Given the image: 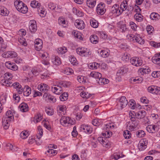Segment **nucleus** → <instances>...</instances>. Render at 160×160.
<instances>
[{
	"label": "nucleus",
	"mask_w": 160,
	"mask_h": 160,
	"mask_svg": "<svg viewBox=\"0 0 160 160\" xmlns=\"http://www.w3.org/2000/svg\"><path fill=\"white\" fill-rule=\"evenodd\" d=\"M114 125L112 123H109L106 125L105 128L107 129H112L114 128Z\"/></svg>",
	"instance_id": "338daca9"
},
{
	"label": "nucleus",
	"mask_w": 160,
	"mask_h": 160,
	"mask_svg": "<svg viewBox=\"0 0 160 160\" xmlns=\"http://www.w3.org/2000/svg\"><path fill=\"white\" fill-rule=\"evenodd\" d=\"M133 82H136V83H140L143 81V79L141 77H136L133 79Z\"/></svg>",
	"instance_id": "bf43d9fd"
},
{
	"label": "nucleus",
	"mask_w": 160,
	"mask_h": 160,
	"mask_svg": "<svg viewBox=\"0 0 160 160\" xmlns=\"http://www.w3.org/2000/svg\"><path fill=\"white\" fill-rule=\"evenodd\" d=\"M131 122H129L127 128L131 131H133L137 127L139 124V121L136 120L135 118H131Z\"/></svg>",
	"instance_id": "20e7f679"
},
{
	"label": "nucleus",
	"mask_w": 160,
	"mask_h": 160,
	"mask_svg": "<svg viewBox=\"0 0 160 160\" xmlns=\"http://www.w3.org/2000/svg\"><path fill=\"white\" fill-rule=\"evenodd\" d=\"M69 61L73 65H76V64H77V59L76 58L74 57H70L69 59Z\"/></svg>",
	"instance_id": "4d7b16f0"
},
{
	"label": "nucleus",
	"mask_w": 160,
	"mask_h": 160,
	"mask_svg": "<svg viewBox=\"0 0 160 160\" xmlns=\"http://www.w3.org/2000/svg\"><path fill=\"white\" fill-rule=\"evenodd\" d=\"M73 71L72 69L70 68H66L65 69V73L67 75L71 74Z\"/></svg>",
	"instance_id": "e2e57ef3"
},
{
	"label": "nucleus",
	"mask_w": 160,
	"mask_h": 160,
	"mask_svg": "<svg viewBox=\"0 0 160 160\" xmlns=\"http://www.w3.org/2000/svg\"><path fill=\"white\" fill-rule=\"evenodd\" d=\"M128 102L125 96H122L119 100L118 105L119 109H122L124 108L128 104Z\"/></svg>",
	"instance_id": "423d86ee"
},
{
	"label": "nucleus",
	"mask_w": 160,
	"mask_h": 160,
	"mask_svg": "<svg viewBox=\"0 0 160 160\" xmlns=\"http://www.w3.org/2000/svg\"><path fill=\"white\" fill-rule=\"evenodd\" d=\"M135 35L131 34H128L127 36V38L131 42H133Z\"/></svg>",
	"instance_id": "680f3d73"
},
{
	"label": "nucleus",
	"mask_w": 160,
	"mask_h": 160,
	"mask_svg": "<svg viewBox=\"0 0 160 160\" xmlns=\"http://www.w3.org/2000/svg\"><path fill=\"white\" fill-rule=\"evenodd\" d=\"M129 25L131 28L134 31L136 30V29L137 27V25L133 22H129Z\"/></svg>",
	"instance_id": "6e6d98bb"
},
{
	"label": "nucleus",
	"mask_w": 160,
	"mask_h": 160,
	"mask_svg": "<svg viewBox=\"0 0 160 160\" xmlns=\"http://www.w3.org/2000/svg\"><path fill=\"white\" fill-rule=\"evenodd\" d=\"M98 83L100 85L108 84L109 82V80L106 78H102L98 80H96Z\"/></svg>",
	"instance_id": "4be33fe9"
},
{
	"label": "nucleus",
	"mask_w": 160,
	"mask_h": 160,
	"mask_svg": "<svg viewBox=\"0 0 160 160\" xmlns=\"http://www.w3.org/2000/svg\"><path fill=\"white\" fill-rule=\"evenodd\" d=\"M152 125H148L146 128L147 130L150 133H154V131L152 129Z\"/></svg>",
	"instance_id": "5fc2aeb1"
},
{
	"label": "nucleus",
	"mask_w": 160,
	"mask_h": 160,
	"mask_svg": "<svg viewBox=\"0 0 160 160\" xmlns=\"http://www.w3.org/2000/svg\"><path fill=\"white\" fill-rule=\"evenodd\" d=\"M152 61L155 64H160V52L155 54L152 57Z\"/></svg>",
	"instance_id": "dca6fc26"
},
{
	"label": "nucleus",
	"mask_w": 160,
	"mask_h": 160,
	"mask_svg": "<svg viewBox=\"0 0 160 160\" xmlns=\"http://www.w3.org/2000/svg\"><path fill=\"white\" fill-rule=\"evenodd\" d=\"M28 136V133L27 132V131H23L20 134V136L23 139H26V138H27Z\"/></svg>",
	"instance_id": "ea45409f"
},
{
	"label": "nucleus",
	"mask_w": 160,
	"mask_h": 160,
	"mask_svg": "<svg viewBox=\"0 0 160 160\" xmlns=\"http://www.w3.org/2000/svg\"><path fill=\"white\" fill-rule=\"evenodd\" d=\"M90 40L92 43L96 44L98 42L99 38L96 35H93L90 36Z\"/></svg>",
	"instance_id": "393cba45"
},
{
	"label": "nucleus",
	"mask_w": 160,
	"mask_h": 160,
	"mask_svg": "<svg viewBox=\"0 0 160 160\" xmlns=\"http://www.w3.org/2000/svg\"><path fill=\"white\" fill-rule=\"evenodd\" d=\"M140 72H142L143 73L145 74H148L149 72H150V69H149L148 68H142L140 70Z\"/></svg>",
	"instance_id": "052dcab7"
},
{
	"label": "nucleus",
	"mask_w": 160,
	"mask_h": 160,
	"mask_svg": "<svg viewBox=\"0 0 160 160\" xmlns=\"http://www.w3.org/2000/svg\"><path fill=\"white\" fill-rule=\"evenodd\" d=\"M12 75L9 72H6L4 74V78L7 80H10L12 79Z\"/></svg>",
	"instance_id": "864d4df0"
},
{
	"label": "nucleus",
	"mask_w": 160,
	"mask_h": 160,
	"mask_svg": "<svg viewBox=\"0 0 160 160\" xmlns=\"http://www.w3.org/2000/svg\"><path fill=\"white\" fill-rule=\"evenodd\" d=\"M90 23L91 26L93 28H96L98 27V23L95 20H90Z\"/></svg>",
	"instance_id": "58836bf2"
},
{
	"label": "nucleus",
	"mask_w": 160,
	"mask_h": 160,
	"mask_svg": "<svg viewBox=\"0 0 160 160\" xmlns=\"http://www.w3.org/2000/svg\"><path fill=\"white\" fill-rule=\"evenodd\" d=\"M109 50L108 49L102 50L100 52V54L102 57L106 58L109 54Z\"/></svg>",
	"instance_id": "cd10ccee"
},
{
	"label": "nucleus",
	"mask_w": 160,
	"mask_h": 160,
	"mask_svg": "<svg viewBox=\"0 0 160 160\" xmlns=\"http://www.w3.org/2000/svg\"><path fill=\"white\" fill-rule=\"evenodd\" d=\"M133 42H137L140 44H143L144 43V41L140 37L139 35L137 34L135 35Z\"/></svg>",
	"instance_id": "6ab92c4d"
},
{
	"label": "nucleus",
	"mask_w": 160,
	"mask_h": 160,
	"mask_svg": "<svg viewBox=\"0 0 160 160\" xmlns=\"http://www.w3.org/2000/svg\"><path fill=\"white\" fill-rule=\"evenodd\" d=\"M155 89V86H149L148 88V92L154 93Z\"/></svg>",
	"instance_id": "13d9d810"
},
{
	"label": "nucleus",
	"mask_w": 160,
	"mask_h": 160,
	"mask_svg": "<svg viewBox=\"0 0 160 160\" xmlns=\"http://www.w3.org/2000/svg\"><path fill=\"white\" fill-rule=\"evenodd\" d=\"M150 44L152 46L155 48H159L160 47V42L157 43L153 41L150 42Z\"/></svg>",
	"instance_id": "8fccbe9b"
},
{
	"label": "nucleus",
	"mask_w": 160,
	"mask_h": 160,
	"mask_svg": "<svg viewBox=\"0 0 160 160\" xmlns=\"http://www.w3.org/2000/svg\"><path fill=\"white\" fill-rule=\"evenodd\" d=\"M31 6L33 8H38L41 6V4L38 1L35 0H33L31 2Z\"/></svg>",
	"instance_id": "c756f323"
},
{
	"label": "nucleus",
	"mask_w": 160,
	"mask_h": 160,
	"mask_svg": "<svg viewBox=\"0 0 160 160\" xmlns=\"http://www.w3.org/2000/svg\"><path fill=\"white\" fill-rule=\"evenodd\" d=\"M48 8L51 10H55L56 8V5L53 3L50 2L48 4Z\"/></svg>",
	"instance_id": "49530a36"
},
{
	"label": "nucleus",
	"mask_w": 160,
	"mask_h": 160,
	"mask_svg": "<svg viewBox=\"0 0 160 160\" xmlns=\"http://www.w3.org/2000/svg\"><path fill=\"white\" fill-rule=\"evenodd\" d=\"M74 25L77 28L81 30L83 29L85 26L83 21L78 19L75 20Z\"/></svg>",
	"instance_id": "f8f14e48"
},
{
	"label": "nucleus",
	"mask_w": 160,
	"mask_h": 160,
	"mask_svg": "<svg viewBox=\"0 0 160 160\" xmlns=\"http://www.w3.org/2000/svg\"><path fill=\"white\" fill-rule=\"evenodd\" d=\"M92 124L96 126H99L101 123V120L98 119H94L92 121Z\"/></svg>",
	"instance_id": "79ce46f5"
},
{
	"label": "nucleus",
	"mask_w": 160,
	"mask_h": 160,
	"mask_svg": "<svg viewBox=\"0 0 160 160\" xmlns=\"http://www.w3.org/2000/svg\"><path fill=\"white\" fill-rule=\"evenodd\" d=\"M67 52V48L66 47L60 48H58V52L59 54H63Z\"/></svg>",
	"instance_id": "c9c22d12"
},
{
	"label": "nucleus",
	"mask_w": 160,
	"mask_h": 160,
	"mask_svg": "<svg viewBox=\"0 0 160 160\" xmlns=\"http://www.w3.org/2000/svg\"><path fill=\"white\" fill-rule=\"evenodd\" d=\"M143 16L141 14L136 13L135 14L134 18L138 22H141L143 20Z\"/></svg>",
	"instance_id": "72a5a7b5"
},
{
	"label": "nucleus",
	"mask_w": 160,
	"mask_h": 160,
	"mask_svg": "<svg viewBox=\"0 0 160 160\" xmlns=\"http://www.w3.org/2000/svg\"><path fill=\"white\" fill-rule=\"evenodd\" d=\"M38 89L41 92H46L49 89V87L47 84L41 83L38 86Z\"/></svg>",
	"instance_id": "ddd939ff"
},
{
	"label": "nucleus",
	"mask_w": 160,
	"mask_h": 160,
	"mask_svg": "<svg viewBox=\"0 0 160 160\" xmlns=\"http://www.w3.org/2000/svg\"><path fill=\"white\" fill-rule=\"evenodd\" d=\"M14 5L16 8L19 12L22 13H26L28 11L27 6L22 1L15 0Z\"/></svg>",
	"instance_id": "f03ea898"
},
{
	"label": "nucleus",
	"mask_w": 160,
	"mask_h": 160,
	"mask_svg": "<svg viewBox=\"0 0 160 160\" xmlns=\"http://www.w3.org/2000/svg\"><path fill=\"white\" fill-rule=\"evenodd\" d=\"M18 41L21 44L24 46H26L27 45V43L25 41V39L24 38H20L19 39Z\"/></svg>",
	"instance_id": "69168bd1"
},
{
	"label": "nucleus",
	"mask_w": 160,
	"mask_h": 160,
	"mask_svg": "<svg viewBox=\"0 0 160 160\" xmlns=\"http://www.w3.org/2000/svg\"><path fill=\"white\" fill-rule=\"evenodd\" d=\"M18 94L15 93L13 94V98L16 100V102H18L20 100V98L18 95Z\"/></svg>",
	"instance_id": "0e129e2a"
},
{
	"label": "nucleus",
	"mask_w": 160,
	"mask_h": 160,
	"mask_svg": "<svg viewBox=\"0 0 160 160\" xmlns=\"http://www.w3.org/2000/svg\"><path fill=\"white\" fill-rule=\"evenodd\" d=\"M131 63L135 66L138 67L141 66L142 64V61L138 57H135L130 59Z\"/></svg>",
	"instance_id": "39448f33"
},
{
	"label": "nucleus",
	"mask_w": 160,
	"mask_h": 160,
	"mask_svg": "<svg viewBox=\"0 0 160 160\" xmlns=\"http://www.w3.org/2000/svg\"><path fill=\"white\" fill-rule=\"evenodd\" d=\"M81 96L83 98H88L91 96V94L88 92L82 91L80 94Z\"/></svg>",
	"instance_id": "473e14b6"
},
{
	"label": "nucleus",
	"mask_w": 160,
	"mask_h": 160,
	"mask_svg": "<svg viewBox=\"0 0 160 160\" xmlns=\"http://www.w3.org/2000/svg\"><path fill=\"white\" fill-rule=\"evenodd\" d=\"M23 92L24 96H28L31 92V88L28 86H25V87L23 88Z\"/></svg>",
	"instance_id": "412c9836"
},
{
	"label": "nucleus",
	"mask_w": 160,
	"mask_h": 160,
	"mask_svg": "<svg viewBox=\"0 0 160 160\" xmlns=\"http://www.w3.org/2000/svg\"><path fill=\"white\" fill-rule=\"evenodd\" d=\"M17 56V53L12 51L5 52L2 54V56L4 58H11L16 57Z\"/></svg>",
	"instance_id": "9b49d317"
},
{
	"label": "nucleus",
	"mask_w": 160,
	"mask_h": 160,
	"mask_svg": "<svg viewBox=\"0 0 160 160\" xmlns=\"http://www.w3.org/2000/svg\"><path fill=\"white\" fill-rule=\"evenodd\" d=\"M42 40L40 39H36L35 42V49L39 51L42 48Z\"/></svg>",
	"instance_id": "4468645a"
},
{
	"label": "nucleus",
	"mask_w": 160,
	"mask_h": 160,
	"mask_svg": "<svg viewBox=\"0 0 160 160\" xmlns=\"http://www.w3.org/2000/svg\"><path fill=\"white\" fill-rule=\"evenodd\" d=\"M105 4L103 3H100L99 4L97 7L96 11L98 14L103 15L105 12Z\"/></svg>",
	"instance_id": "1a4fd4ad"
},
{
	"label": "nucleus",
	"mask_w": 160,
	"mask_h": 160,
	"mask_svg": "<svg viewBox=\"0 0 160 160\" xmlns=\"http://www.w3.org/2000/svg\"><path fill=\"white\" fill-rule=\"evenodd\" d=\"M61 124L65 127L71 126L74 124V120L70 118L69 117L62 116L60 120Z\"/></svg>",
	"instance_id": "7ed1b4c3"
},
{
	"label": "nucleus",
	"mask_w": 160,
	"mask_h": 160,
	"mask_svg": "<svg viewBox=\"0 0 160 160\" xmlns=\"http://www.w3.org/2000/svg\"><path fill=\"white\" fill-rule=\"evenodd\" d=\"M128 3L126 0L123 1L120 5V8L122 10V12L126 10L127 8Z\"/></svg>",
	"instance_id": "2f4dec72"
},
{
	"label": "nucleus",
	"mask_w": 160,
	"mask_h": 160,
	"mask_svg": "<svg viewBox=\"0 0 160 160\" xmlns=\"http://www.w3.org/2000/svg\"><path fill=\"white\" fill-rule=\"evenodd\" d=\"M53 62L54 64L56 65H59L61 63L60 58L58 57H56L55 58V59Z\"/></svg>",
	"instance_id": "09e8293b"
},
{
	"label": "nucleus",
	"mask_w": 160,
	"mask_h": 160,
	"mask_svg": "<svg viewBox=\"0 0 160 160\" xmlns=\"http://www.w3.org/2000/svg\"><path fill=\"white\" fill-rule=\"evenodd\" d=\"M131 133L130 131L127 130L125 131L124 132L123 136L125 138L128 139L131 137Z\"/></svg>",
	"instance_id": "a18cd8bd"
},
{
	"label": "nucleus",
	"mask_w": 160,
	"mask_h": 160,
	"mask_svg": "<svg viewBox=\"0 0 160 160\" xmlns=\"http://www.w3.org/2000/svg\"><path fill=\"white\" fill-rule=\"evenodd\" d=\"M7 147H9V149L12 151H17L18 149L17 147L13 146L11 144L9 143L7 145Z\"/></svg>",
	"instance_id": "37998d69"
},
{
	"label": "nucleus",
	"mask_w": 160,
	"mask_h": 160,
	"mask_svg": "<svg viewBox=\"0 0 160 160\" xmlns=\"http://www.w3.org/2000/svg\"><path fill=\"white\" fill-rule=\"evenodd\" d=\"M130 57L129 54L127 53H125L122 55V59L123 61L127 62L129 60Z\"/></svg>",
	"instance_id": "e433bc0d"
},
{
	"label": "nucleus",
	"mask_w": 160,
	"mask_h": 160,
	"mask_svg": "<svg viewBox=\"0 0 160 160\" xmlns=\"http://www.w3.org/2000/svg\"><path fill=\"white\" fill-rule=\"evenodd\" d=\"M102 134L106 138H109L112 135V132L109 131L107 130L104 133H103Z\"/></svg>",
	"instance_id": "de8ad7c7"
},
{
	"label": "nucleus",
	"mask_w": 160,
	"mask_h": 160,
	"mask_svg": "<svg viewBox=\"0 0 160 160\" xmlns=\"http://www.w3.org/2000/svg\"><path fill=\"white\" fill-rule=\"evenodd\" d=\"M42 119V115L39 113H37V115L35 116L34 119V122L37 123L40 122Z\"/></svg>",
	"instance_id": "f704fd0d"
},
{
	"label": "nucleus",
	"mask_w": 160,
	"mask_h": 160,
	"mask_svg": "<svg viewBox=\"0 0 160 160\" xmlns=\"http://www.w3.org/2000/svg\"><path fill=\"white\" fill-rule=\"evenodd\" d=\"M60 84L59 86H61L62 87H68L70 86L71 82H63Z\"/></svg>",
	"instance_id": "603ef678"
},
{
	"label": "nucleus",
	"mask_w": 160,
	"mask_h": 160,
	"mask_svg": "<svg viewBox=\"0 0 160 160\" xmlns=\"http://www.w3.org/2000/svg\"><path fill=\"white\" fill-rule=\"evenodd\" d=\"M13 118V115L12 112L10 110L6 112V116L2 118V124L5 129H7L8 128L10 121Z\"/></svg>",
	"instance_id": "f257e3e1"
},
{
	"label": "nucleus",
	"mask_w": 160,
	"mask_h": 160,
	"mask_svg": "<svg viewBox=\"0 0 160 160\" xmlns=\"http://www.w3.org/2000/svg\"><path fill=\"white\" fill-rule=\"evenodd\" d=\"M100 65L97 62H93L90 65V67L92 69H97L100 67Z\"/></svg>",
	"instance_id": "3c124183"
},
{
	"label": "nucleus",
	"mask_w": 160,
	"mask_h": 160,
	"mask_svg": "<svg viewBox=\"0 0 160 160\" xmlns=\"http://www.w3.org/2000/svg\"><path fill=\"white\" fill-rule=\"evenodd\" d=\"M46 112L49 115H52L54 113L53 110L50 109L49 108L46 109Z\"/></svg>",
	"instance_id": "774afa93"
},
{
	"label": "nucleus",
	"mask_w": 160,
	"mask_h": 160,
	"mask_svg": "<svg viewBox=\"0 0 160 160\" xmlns=\"http://www.w3.org/2000/svg\"><path fill=\"white\" fill-rule=\"evenodd\" d=\"M52 91L54 93L60 95L63 92L62 88L61 86L59 85H54L52 87Z\"/></svg>",
	"instance_id": "6e6552de"
},
{
	"label": "nucleus",
	"mask_w": 160,
	"mask_h": 160,
	"mask_svg": "<svg viewBox=\"0 0 160 160\" xmlns=\"http://www.w3.org/2000/svg\"><path fill=\"white\" fill-rule=\"evenodd\" d=\"M146 114V112L145 111H141L135 113V116L137 118L141 119L145 117Z\"/></svg>",
	"instance_id": "aec40b11"
},
{
	"label": "nucleus",
	"mask_w": 160,
	"mask_h": 160,
	"mask_svg": "<svg viewBox=\"0 0 160 160\" xmlns=\"http://www.w3.org/2000/svg\"><path fill=\"white\" fill-rule=\"evenodd\" d=\"M150 18L153 20H158L160 19V16L156 12H153L150 15Z\"/></svg>",
	"instance_id": "a878e982"
},
{
	"label": "nucleus",
	"mask_w": 160,
	"mask_h": 160,
	"mask_svg": "<svg viewBox=\"0 0 160 160\" xmlns=\"http://www.w3.org/2000/svg\"><path fill=\"white\" fill-rule=\"evenodd\" d=\"M136 135L138 137H143L145 135V133L144 131L140 130L136 132Z\"/></svg>",
	"instance_id": "a19ab883"
},
{
	"label": "nucleus",
	"mask_w": 160,
	"mask_h": 160,
	"mask_svg": "<svg viewBox=\"0 0 160 160\" xmlns=\"http://www.w3.org/2000/svg\"><path fill=\"white\" fill-rule=\"evenodd\" d=\"M86 4L89 7L92 8L96 4V0H87Z\"/></svg>",
	"instance_id": "c85d7f7f"
},
{
	"label": "nucleus",
	"mask_w": 160,
	"mask_h": 160,
	"mask_svg": "<svg viewBox=\"0 0 160 160\" xmlns=\"http://www.w3.org/2000/svg\"><path fill=\"white\" fill-rule=\"evenodd\" d=\"M80 130L86 133L89 134L92 133V128L89 125L82 124L80 126Z\"/></svg>",
	"instance_id": "0eeeda50"
},
{
	"label": "nucleus",
	"mask_w": 160,
	"mask_h": 160,
	"mask_svg": "<svg viewBox=\"0 0 160 160\" xmlns=\"http://www.w3.org/2000/svg\"><path fill=\"white\" fill-rule=\"evenodd\" d=\"M0 83L3 86H5L7 87L12 86V83L9 82V80H7L5 78L4 79H3L1 80Z\"/></svg>",
	"instance_id": "b1692460"
},
{
	"label": "nucleus",
	"mask_w": 160,
	"mask_h": 160,
	"mask_svg": "<svg viewBox=\"0 0 160 160\" xmlns=\"http://www.w3.org/2000/svg\"><path fill=\"white\" fill-rule=\"evenodd\" d=\"M128 70V68L126 66H124L120 68L117 72L118 73L123 74L126 73Z\"/></svg>",
	"instance_id": "bb28decb"
},
{
	"label": "nucleus",
	"mask_w": 160,
	"mask_h": 160,
	"mask_svg": "<svg viewBox=\"0 0 160 160\" xmlns=\"http://www.w3.org/2000/svg\"><path fill=\"white\" fill-rule=\"evenodd\" d=\"M78 54L82 56H87L89 54V52L87 50V49L84 48H79L76 49Z\"/></svg>",
	"instance_id": "9d476101"
},
{
	"label": "nucleus",
	"mask_w": 160,
	"mask_h": 160,
	"mask_svg": "<svg viewBox=\"0 0 160 160\" xmlns=\"http://www.w3.org/2000/svg\"><path fill=\"white\" fill-rule=\"evenodd\" d=\"M30 24L29 26V29L31 32H34L37 30V26L36 22L34 20L31 21L29 22Z\"/></svg>",
	"instance_id": "2eb2a0df"
},
{
	"label": "nucleus",
	"mask_w": 160,
	"mask_h": 160,
	"mask_svg": "<svg viewBox=\"0 0 160 160\" xmlns=\"http://www.w3.org/2000/svg\"><path fill=\"white\" fill-rule=\"evenodd\" d=\"M8 11L7 9L3 7L0 6V14L2 15L6 16L8 14Z\"/></svg>",
	"instance_id": "7c9ffc66"
},
{
	"label": "nucleus",
	"mask_w": 160,
	"mask_h": 160,
	"mask_svg": "<svg viewBox=\"0 0 160 160\" xmlns=\"http://www.w3.org/2000/svg\"><path fill=\"white\" fill-rule=\"evenodd\" d=\"M20 110L23 112H27L29 110L28 104L24 102L22 103L19 106Z\"/></svg>",
	"instance_id": "a211bd4d"
},
{
	"label": "nucleus",
	"mask_w": 160,
	"mask_h": 160,
	"mask_svg": "<svg viewBox=\"0 0 160 160\" xmlns=\"http://www.w3.org/2000/svg\"><path fill=\"white\" fill-rule=\"evenodd\" d=\"M147 141H144L143 140L140 141L138 145L139 150L143 151L144 150L147 148Z\"/></svg>",
	"instance_id": "f3484780"
},
{
	"label": "nucleus",
	"mask_w": 160,
	"mask_h": 160,
	"mask_svg": "<svg viewBox=\"0 0 160 160\" xmlns=\"http://www.w3.org/2000/svg\"><path fill=\"white\" fill-rule=\"evenodd\" d=\"M119 6L118 4H114L112 8L111 9V12L112 14L116 13L117 12V10L118 9Z\"/></svg>",
	"instance_id": "c03bdc74"
},
{
	"label": "nucleus",
	"mask_w": 160,
	"mask_h": 160,
	"mask_svg": "<svg viewBox=\"0 0 160 160\" xmlns=\"http://www.w3.org/2000/svg\"><path fill=\"white\" fill-rule=\"evenodd\" d=\"M38 131L39 133L38 135H37V138L39 139L41 138V137L43 135V130L42 128L40 126H38Z\"/></svg>",
	"instance_id": "4c0bfd02"
},
{
	"label": "nucleus",
	"mask_w": 160,
	"mask_h": 160,
	"mask_svg": "<svg viewBox=\"0 0 160 160\" xmlns=\"http://www.w3.org/2000/svg\"><path fill=\"white\" fill-rule=\"evenodd\" d=\"M90 75L91 77L97 79V80L100 79L102 77V74L100 73L95 72H91Z\"/></svg>",
	"instance_id": "5701e85b"
}]
</instances>
